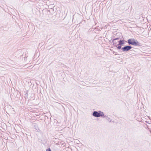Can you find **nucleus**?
<instances>
[{"label": "nucleus", "instance_id": "obj_4", "mask_svg": "<svg viewBox=\"0 0 151 151\" xmlns=\"http://www.w3.org/2000/svg\"><path fill=\"white\" fill-rule=\"evenodd\" d=\"M119 41L118 40V39H115L113 40L114 45L115 46H117L119 45Z\"/></svg>", "mask_w": 151, "mask_h": 151}, {"label": "nucleus", "instance_id": "obj_6", "mask_svg": "<svg viewBox=\"0 0 151 151\" xmlns=\"http://www.w3.org/2000/svg\"><path fill=\"white\" fill-rule=\"evenodd\" d=\"M117 48L118 49H120L121 48V46H118L117 47Z\"/></svg>", "mask_w": 151, "mask_h": 151}, {"label": "nucleus", "instance_id": "obj_3", "mask_svg": "<svg viewBox=\"0 0 151 151\" xmlns=\"http://www.w3.org/2000/svg\"><path fill=\"white\" fill-rule=\"evenodd\" d=\"M131 48V47L127 46L124 47L122 49L123 52H126L130 50Z\"/></svg>", "mask_w": 151, "mask_h": 151}, {"label": "nucleus", "instance_id": "obj_1", "mask_svg": "<svg viewBox=\"0 0 151 151\" xmlns=\"http://www.w3.org/2000/svg\"><path fill=\"white\" fill-rule=\"evenodd\" d=\"M93 115L96 117H99L100 116L105 117L103 112L100 111H94L93 113Z\"/></svg>", "mask_w": 151, "mask_h": 151}, {"label": "nucleus", "instance_id": "obj_5", "mask_svg": "<svg viewBox=\"0 0 151 151\" xmlns=\"http://www.w3.org/2000/svg\"><path fill=\"white\" fill-rule=\"evenodd\" d=\"M125 43V41L124 40H120L119 42V45H123Z\"/></svg>", "mask_w": 151, "mask_h": 151}, {"label": "nucleus", "instance_id": "obj_7", "mask_svg": "<svg viewBox=\"0 0 151 151\" xmlns=\"http://www.w3.org/2000/svg\"><path fill=\"white\" fill-rule=\"evenodd\" d=\"M46 151H51V150L50 148H48L47 150Z\"/></svg>", "mask_w": 151, "mask_h": 151}, {"label": "nucleus", "instance_id": "obj_2", "mask_svg": "<svg viewBox=\"0 0 151 151\" xmlns=\"http://www.w3.org/2000/svg\"><path fill=\"white\" fill-rule=\"evenodd\" d=\"M128 43L130 44L134 45H136L138 42L137 40L133 39H129L128 40Z\"/></svg>", "mask_w": 151, "mask_h": 151}]
</instances>
